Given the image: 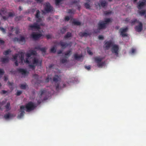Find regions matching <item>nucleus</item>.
I'll return each instance as SVG.
<instances>
[{
  "label": "nucleus",
  "instance_id": "obj_1",
  "mask_svg": "<svg viewBox=\"0 0 146 146\" xmlns=\"http://www.w3.org/2000/svg\"><path fill=\"white\" fill-rule=\"evenodd\" d=\"M19 54H15V55H13V59L16 60H17V58L18 56L21 62H22L23 61L24 62L27 63H30L29 61V58L32 55H36V52L33 50H31L30 51V52L27 53L26 54V56L27 58L25 60L24 59V53L22 52H21L19 53Z\"/></svg>",
  "mask_w": 146,
  "mask_h": 146
},
{
  "label": "nucleus",
  "instance_id": "obj_2",
  "mask_svg": "<svg viewBox=\"0 0 146 146\" xmlns=\"http://www.w3.org/2000/svg\"><path fill=\"white\" fill-rule=\"evenodd\" d=\"M26 111L29 112L34 110L36 107L35 105L32 102H30L26 104L25 106Z\"/></svg>",
  "mask_w": 146,
  "mask_h": 146
},
{
  "label": "nucleus",
  "instance_id": "obj_3",
  "mask_svg": "<svg viewBox=\"0 0 146 146\" xmlns=\"http://www.w3.org/2000/svg\"><path fill=\"white\" fill-rule=\"evenodd\" d=\"M60 78L58 75H55L53 77V81L55 82V86L56 87V89L57 90H58L59 89L60 83L58 82V81H60Z\"/></svg>",
  "mask_w": 146,
  "mask_h": 146
},
{
  "label": "nucleus",
  "instance_id": "obj_4",
  "mask_svg": "<svg viewBox=\"0 0 146 146\" xmlns=\"http://www.w3.org/2000/svg\"><path fill=\"white\" fill-rule=\"evenodd\" d=\"M102 58L98 57H96L94 58V60L97 64L98 67H102L105 64V62H101Z\"/></svg>",
  "mask_w": 146,
  "mask_h": 146
},
{
  "label": "nucleus",
  "instance_id": "obj_5",
  "mask_svg": "<svg viewBox=\"0 0 146 146\" xmlns=\"http://www.w3.org/2000/svg\"><path fill=\"white\" fill-rule=\"evenodd\" d=\"M13 41L14 42H18L22 44H24L26 42L25 37L21 36L19 37V38L15 37L13 38Z\"/></svg>",
  "mask_w": 146,
  "mask_h": 146
},
{
  "label": "nucleus",
  "instance_id": "obj_6",
  "mask_svg": "<svg viewBox=\"0 0 146 146\" xmlns=\"http://www.w3.org/2000/svg\"><path fill=\"white\" fill-rule=\"evenodd\" d=\"M119 50V47L117 45L114 44L112 46L111 48V52L112 53H114L117 56H118Z\"/></svg>",
  "mask_w": 146,
  "mask_h": 146
},
{
  "label": "nucleus",
  "instance_id": "obj_7",
  "mask_svg": "<svg viewBox=\"0 0 146 146\" xmlns=\"http://www.w3.org/2000/svg\"><path fill=\"white\" fill-rule=\"evenodd\" d=\"M43 36L42 33H37L33 32L31 35V36L35 40H37L41 36Z\"/></svg>",
  "mask_w": 146,
  "mask_h": 146
},
{
  "label": "nucleus",
  "instance_id": "obj_8",
  "mask_svg": "<svg viewBox=\"0 0 146 146\" xmlns=\"http://www.w3.org/2000/svg\"><path fill=\"white\" fill-rule=\"evenodd\" d=\"M29 30H33L34 29L39 30L40 29V25L37 23H34L33 24L30 25L29 26Z\"/></svg>",
  "mask_w": 146,
  "mask_h": 146
},
{
  "label": "nucleus",
  "instance_id": "obj_9",
  "mask_svg": "<svg viewBox=\"0 0 146 146\" xmlns=\"http://www.w3.org/2000/svg\"><path fill=\"white\" fill-rule=\"evenodd\" d=\"M20 113L17 117L18 118L20 119L23 116L25 113V106L22 105L21 106H20Z\"/></svg>",
  "mask_w": 146,
  "mask_h": 146
},
{
  "label": "nucleus",
  "instance_id": "obj_10",
  "mask_svg": "<svg viewBox=\"0 0 146 146\" xmlns=\"http://www.w3.org/2000/svg\"><path fill=\"white\" fill-rule=\"evenodd\" d=\"M72 42H70L68 43L63 42L62 41H60L59 44L58 45H60L62 48L64 49L68 46H71L72 45Z\"/></svg>",
  "mask_w": 146,
  "mask_h": 146
},
{
  "label": "nucleus",
  "instance_id": "obj_11",
  "mask_svg": "<svg viewBox=\"0 0 146 146\" xmlns=\"http://www.w3.org/2000/svg\"><path fill=\"white\" fill-rule=\"evenodd\" d=\"M32 64L36 66L38 65L39 64L40 66L41 65L42 61H40L37 58L34 57L32 60Z\"/></svg>",
  "mask_w": 146,
  "mask_h": 146
},
{
  "label": "nucleus",
  "instance_id": "obj_12",
  "mask_svg": "<svg viewBox=\"0 0 146 146\" xmlns=\"http://www.w3.org/2000/svg\"><path fill=\"white\" fill-rule=\"evenodd\" d=\"M137 23H139V25H138L136 26L135 27V29L136 31L140 32L143 29V24L141 22L139 21H137Z\"/></svg>",
  "mask_w": 146,
  "mask_h": 146
},
{
  "label": "nucleus",
  "instance_id": "obj_13",
  "mask_svg": "<svg viewBox=\"0 0 146 146\" xmlns=\"http://www.w3.org/2000/svg\"><path fill=\"white\" fill-rule=\"evenodd\" d=\"M128 29L127 27H126L123 29L121 28L120 29L119 31L120 32V35H121L122 37H125L127 36V34L125 33L127 32Z\"/></svg>",
  "mask_w": 146,
  "mask_h": 146
},
{
  "label": "nucleus",
  "instance_id": "obj_14",
  "mask_svg": "<svg viewBox=\"0 0 146 146\" xmlns=\"http://www.w3.org/2000/svg\"><path fill=\"white\" fill-rule=\"evenodd\" d=\"M45 10L47 13L53 11L52 7L51 6L50 4L49 3H46L45 7Z\"/></svg>",
  "mask_w": 146,
  "mask_h": 146
},
{
  "label": "nucleus",
  "instance_id": "obj_15",
  "mask_svg": "<svg viewBox=\"0 0 146 146\" xmlns=\"http://www.w3.org/2000/svg\"><path fill=\"white\" fill-rule=\"evenodd\" d=\"M17 70L19 72L21 73L22 75H24L25 76H27L29 74V72L23 68H17Z\"/></svg>",
  "mask_w": 146,
  "mask_h": 146
},
{
  "label": "nucleus",
  "instance_id": "obj_16",
  "mask_svg": "<svg viewBox=\"0 0 146 146\" xmlns=\"http://www.w3.org/2000/svg\"><path fill=\"white\" fill-rule=\"evenodd\" d=\"M146 4V1L144 0L143 1L141 2L139 1L137 3V8L139 9H142L143 7Z\"/></svg>",
  "mask_w": 146,
  "mask_h": 146
},
{
  "label": "nucleus",
  "instance_id": "obj_17",
  "mask_svg": "<svg viewBox=\"0 0 146 146\" xmlns=\"http://www.w3.org/2000/svg\"><path fill=\"white\" fill-rule=\"evenodd\" d=\"M105 46L104 47L106 48V50H108L111 46L113 45L112 42L111 40H109L106 42L105 44Z\"/></svg>",
  "mask_w": 146,
  "mask_h": 146
},
{
  "label": "nucleus",
  "instance_id": "obj_18",
  "mask_svg": "<svg viewBox=\"0 0 146 146\" xmlns=\"http://www.w3.org/2000/svg\"><path fill=\"white\" fill-rule=\"evenodd\" d=\"M15 116V115H14L12 113H7L5 114L4 115V117L6 119H8L12 118Z\"/></svg>",
  "mask_w": 146,
  "mask_h": 146
},
{
  "label": "nucleus",
  "instance_id": "obj_19",
  "mask_svg": "<svg viewBox=\"0 0 146 146\" xmlns=\"http://www.w3.org/2000/svg\"><path fill=\"white\" fill-rule=\"evenodd\" d=\"M106 25L103 22H100L98 24V29L99 30L104 29L106 27Z\"/></svg>",
  "mask_w": 146,
  "mask_h": 146
},
{
  "label": "nucleus",
  "instance_id": "obj_20",
  "mask_svg": "<svg viewBox=\"0 0 146 146\" xmlns=\"http://www.w3.org/2000/svg\"><path fill=\"white\" fill-rule=\"evenodd\" d=\"M1 61L3 64L7 63L9 62V60L8 57L6 58H1Z\"/></svg>",
  "mask_w": 146,
  "mask_h": 146
},
{
  "label": "nucleus",
  "instance_id": "obj_21",
  "mask_svg": "<svg viewBox=\"0 0 146 146\" xmlns=\"http://www.w3.org/2000/svg\"><path fill=\"white\" fill-rule=\"evenodd\" d=\"M79 35L80 36L82 37L83 36H87L88 35H90V34L86 32H80L79 33Z\"/></svg>",
  "mask_w": 146,
  "mask_h": 146
},
{
  "label": "nucleus",
  "instance_id": "obj_22",
  "mask_svg": "<svg viewBox=\"0 0 146 146\" xmlns=\"http://www.w3.org/2000/svg\"><path fill=\"white\" fill-rule=\"evenodd\" d=\"M107 3L105 1H101L100 3L98 4L100 7L101 6L104 7L106 5Z\"/></svg>",
  "mask_w": 146,
  "mask_h": 146
},
{
  "label": "nucleus",
  "instance_id": "obj_23",
  "mask_svg": "<svg viewBox=\"0 0 146 146\" xmlns=\"http://www.w3.org/2000/svg\"><path fill=\"white\" fill-rule=\"evenodd\" d=\"M40 97H41L42 96H45L46 94L47 91L45 90H41L40 91Z\"/></svg>",
  "mask_w": 146,
  "mask_h": 146
},
{
  "label": "nucleus",
  "instance_id": "obj_24",
  "mask_svg": "<svg viewBox=\"0 0 146 146\" xmlns=\"http://www.w3.org/2000/svg\"><path fill=\"white\" fill-rule=\"evenodd\" d=\"M72 36V33L70 32H68L67 33L66 35L64 36V38L65 39H67L71 37Z\"/></svg>",
  "mask_w": 146,
  "mask_h": 146
},
{
  "label": "nucleus",
  "instance_id": "obj_25",
  "mask_svg": "<svg viewBox=\"0 0 146 146\" xmlns=\"http://www.w3.org/2000/svg\"><path fill=\"white\" fill-rule=\"evenodd\" d=\"M5 107L6 111H8L10 110V104L9 102L7 103L6 105L5 106Z\"/></svg>",
  "mask_w": 146,
  "mask_h": 146
},
{
  "label": "nucleus",
  "instance_id": "obj_26",
  "mask_svg": "<svg viewBox=\"0 0 146 146\" xmlns=\"http://www.w3.org/2000/svg\"><path fill=\"white\" fill-rule=\"evenodd\" d=\"M1 12L3 14V15H5V14L6 13V11L5 10V8H1L0 10V17L2 16V15L1 13Z\"/></svg>",
  "mask_w": 146,
  "mask_h": 146
},
{
  "label": "nucleus",
  "instance_id": "obj_27",
  "mask_svg": "<svg viewBox=\"0 0 146 146\" xmlns=\"http://www.w3.org/2000/svg\"><path fill=\"white\" fill-rule=\"evenodd\" d=\"M74 57L75 59L78 60L82 57V55H78L77 54H75L74 55Z\"/></svg>",
  "mask_w": 146,
  "mask_h": 146
},
{
  "label": "nucleus",
  "instance_id": "obj_28",
  "mask_svg": "<svg viewBox=\"0 0 146 146\" xmlns=\"http://www.w3.org/2000/svg\"><path fill=\"white\" fill-rule=\"evenodd\" d=\"M27 86V85L26 83L24 84H21L20 85V88L23 89H25Z\"/></svg>",
  "mask_w": 146,
  "mask_h": 146
},
{
  "label": "nucleus",
  "instance_id": "obj_29",
  "mask_svg": "<svg viewBox=\"0 0 146 146\" xmlns=\"http://www.w3.org/2000/svg\"><path fill=\"white\" fill-rule=\"evenodd\" d=\"M11 52V50L10 49H8V50L5 51L3 52V54L5 55H8Z\"/></svg>",
  "mask_w": 146,
  "mask_h": 146
},
{
  "label": "nucleus",
  "instance_id": "obj_30",
  "mask_svg": "<svg viewBox=\"0 0 146 146\" xmlns=\"http://www.w3.org/2000/svg\"><path fill=\"white\" fill-rule=\"evenodd\" d=\"M145 12L146 11L145 10H141L140 11H139V14L141 16H143L145 14Z\"/></svg>",
  "mask_w": 146,
  "mask_h": 146
},
{
  "label": "nucleus",
  "instance_id": "obj_31",
  "mask_svg": "<svg viewBox=\"0 0 146 146\" xmlns=\"http://www.w3.org/2000/svg\"><path fill=\"white\" fill-rule=\"evenodd\" d=\"M40 12L39 10H37L36 11V13L35 15V18H38L40 16Z\"/></svg>",
  "mask_w": 146,
  "mask_h": 146
},
{
  "label": "nucleus",
  "instance_id": "obj_32",
  "mask_svg": "<svg viewBox=\"0 0 146 146\" xmlns=\"http://www.w3.org/2000/svg\"><path fill=\"white\" fill-rule=\"evenodd\" d=\"M56 49L55 48V47H52L50 50V52L52 53H55L56 52Z\"/></svg>",
  "mask_w": 146,
  "mask_h": 146
},
{
  "label": "nucleus",
  "instance_id": "obj_33",
  "mask_svg": "<svg viewBox=\"0 0 146 146\" xmlns=\"http://www.w3.org/2000/svg\"><path fill=\"white\" fill-rule=\"evenodd\" d=\"M29 68L30 69H32L33 70H34V69L35 68L36 66L34 65L33 64H29Z\"/></svg>",
  "mask_w": 146,
  "mask_h": 146
},
{
  "label": "nucleus",
  "instance_id": "obj_34",
  "mask_svg": "<svg viewBox=\"0 0 146 146\" xmlns=\"http://www.w3.org/2000/svg\"><path fill=\"white\" fill-rule=\"evenodd\" d=\"M110 19L108 18L106 19L104 21H103L104 23L105 24V25H106L110 22Z\"/></svg>",
  "mask_w": 146,
  "mask_h": 146
},
{
  "label": "nucleus",
  "instance_id": "obj_35",
  "mask_svg": "<svg viewBox=\"0 0 146 146\" xmlns=\"http://www.w3.org/2000/svg\"><path fill=\"white\" fill-rule=\"evenodd\" d=\"M137 21H137L136 19H134L131 21V23L132 25H133L135 24V23L136 22H137Z\"/></svg>",
  "mask_w": 146,
  "mask_h": 146
},
{
  "label": "nucleus",
  "instance_id": "obj_36",
  "mask_svg": "<svg viewBox=\"0 0 146 146\" xmlns=\"http://www.w3.org/2000/svg\"><path fill=\"white\" fill-rule=\"evenodd\" d=\"M66 31V29L64 28H63L61 29L60 30V32L62 34H63L64 33H65Z\"/></svg>",
  "mask_w": 146,
  "mask_h": 146
},
{
  "label": "nucleus",
  "instance_id": "obj_37",
  "mask_svg": "<svg viewBox=\"0 0 146 146\" xmlns=\"http://www.w3.org/2000/svg\"><path fill=\"white\" fill-rule=\"evenodd\" d=\"M71 52V51L70 50H68L65 53V55L66 56H69L70 55V54Z\"/></svg>",
  "mask_w": 146,
  "mask_h": 146
},
{
  "label": "nucleus",
  "instance_id": "obj_38",
  "mask_svg": "<svg viewBox=\"0 0 146 146\" xmlns=\"http://www.w3.org/2000/svg\"><path fill=\"white\" fill-rule=\"evenodd\" d=\"M15 15L14 13L12 12H9L8 13V17H13Z\"/></svg>",
  "mask_w": 146,
  "mask_h": 146
},
{
  "label": "nucleus",
  "instance_id": "obj_39",
  "mask_svg": "<svg viewBox=\"0 0 146 146\" xmlns=\"http://www.w3.org/2000/svg\"><path fill=\"white\" fill-rule=\"evenodd\" d=\"M73 23L75 25H80L81 23L80 22L78 21H74L73 22Z\"/></svg>",
  "mask_w": 146,
  "mask_h": 146
},
{
  "label": "nucleus",
  "instance_id": "obj_40",
  "mask_svg": "<svg viewBox=\"0 0 146 146\" xmlns=\"http://www.w3.org/2000/svg\"><path fill=\"white\" fill-rule=\"evenodd\" d=\"M84 5L85 7L87 9H89L90 8V5L87 3H86L84 4Z\"/></svg>",
  "mask_w": 146,
  "mask_h": 146
},
{
  "label": "nucleus",
  "instance_id": "obj_41",
  "mask_svg": "<svg viewBox=\"0 0 146 146\" xmlns=\"http://www.w3.org/2000/svg\"><path fill=\"white\" fill-rule=\"evenodd\" d=\"M67 60L65 58H63L60 60V62L62 64L64 63L67 62Z\"/></svg>",
  "mask_w": 146,
  "mask_h": 146
},
{
  "label": "nucleus",
  "instance_id": "obj_42",
  "mask_svg": "<svg viewBox=\"0 0 146 146\" xmlns=\"http://www.w3.org/2000/svg\"><path fill=\"white\" fill-rule=\"evenodd\" d=\"M41 50L42 52L45 53L46 52V49L45 47L42 48L40 49Z\"/></svg>",
  "mask_w": 146,
  "mask_h": 146
},
{
  "label": "nucleus",
  "instance_id": "obj_43",
  "mask_svg": "<svg viewBox=\"0 0 146 146\" xmlns=\"http://www.w3.org/2000/svg\"><path fill=\"white\" fill-rule=\"evenodd\" d=\"M22 93V92L21 90H18L17 91V93L16 95L17 96H20Z\"/></svg>",
  "mask_w": 146,
  "mask_h": 146
},
{
  "label": "nucleus",
  "instance_id": "obj_44",
  "mask_svg": "<svg viewBox=\"0 0 146 146\" xmlns=\"http://www.w3.org/2000/svg\"><path fill=\"white\" fill-rule=\"evenodd\" d=\"M62 0H55V4L56 5H58L62 1Z\"/></svg>",
  "mask_w": 146,
  "mask_h": 146
},
{
  "label": "nucleus",
  "instance_id": "obj_45",
  "mask_svg": "<svg viewBox=\"0 0 146 146\" xmlns=\"http://www.w3.org/2000/svg\"><path fill=\"white\" fill-rule=\"evenodd\" d=\"M80 2V1L79 0H74L72 1V3L73 4H78L79 2Z\"/></svg>",
  "mask_w": 146,
  "mask_h": 146
},
{
  "label": "nucleus",
  "instance_id": "obj_46",
  "mask_svg": "<svg viewBox=\"0 0 146 146\" xmlns=\"http://www.w3.org/2000/svg\"><path fill=\"white\" fill-rule=\"evenodd\" d=\"M38 19L36 21V23L37 24L38 23H39L40 22L42 21V19L40 18H38Z\"/></svg>",
  "mask_w": 146,
  "mask_h": 146
},
{
  "label": "nucleus",
  "instance_id": "obj_47",
  "mask_svg": "<svg viewBox=\"0 0 146 146\" xmlns=\"http://www.w3.org/2000/svg\"><path fill=\"white\" fill-rule=\"evenodd\" d=\"M4 73L3 70L2 69H0V75H3Z\"/></svg>",
  "mask_w": 146,
  "mask_h": 146
},
{
  "label": "nucleus",
  "instance_id": "obj_48",
  "mask_svg": "<svg viewBox=\"0 0 146 146\" xmlns=\"http://www.w3.org/2000/svg\"><path fill=\"white\" fill-rule=\"evenodd\" d=\"M111 11H106L105 12V14L106 15H109V14H111Z\"/></svg>",
  "mask_w": 146,
  "mask_h": 146
},
{
  "label": "nucleus",
  "instance_id": "obj_49",
  "mask_svg": "<svg viewBox=\"0 0 146 146\" xmlns=\"http://www.w3.org/2000/svg\"><path fill=\"white\" fill-rule=\"evenodd\" d=\"M1 17H2L3 19L5 21L7 20L8 18V17H6V16H2Z\"/></svg>",
  "mask_w": 146,
  "mask_h": 146
},
{
  "label": "nucleus",
  "instance_id": "obj_50",
  "mask_svg": "<svg viewBox=\"0 0 146 146\" xmlns=\"http://www.w3.org/2000/svg\"><path fill=\"white\" fill-rule=\"evenodd\" d=\"M49 80H50V78H49V76H48L46 77V78L45 79V82H48L49 81Z\"/></svg>",
  "mask_w": 146,
  "mask_h": 146
},
{
  "label": "nucleus",
  "instance_id": "obj_51",
  "mask_svg": "<svg viewBox=\"0 0 146 146\" xmlns=\"http://www.w3.org/2000/svg\"><path fill=\"white\" fill-rule=\"evenodd\" d=\"M65 21H68L70 19L69 17L68 16H66L65 17Z\"/></svg>",
  "mask_w": 146,
  "mask_h": 146
},
{
  "label": "nucleus",
  "instance_id": "obj_52",
  "mask_svg": "<svg viewBox=\"0 0 146 146\" xmlns=\"http://www.w3.org/2000/svg\"><path fill=\"white\" fill-rule=\"evenodd\" d=\"M8 84L9 86H12L13 85V82H11L9 81L8 82Z\"/></svg>",
  "mask_w": 146,
  "mask_h": 146
},
{
  "label": "nucleus",
  "instance_id": "obj_53",
  "mask_svg": "<svg viewBox=\"0 0 146 146\" xmlns=\"http://www.w3.org/2000/svg\"><path fill=\"white\" fill-rule=\"evenodd\" d=\"M99 39L100 40H103L104 39V37L102 35H99L98 36Z\"/></svg>",
  "mask_w": 146,
  "mask_h": 146
},
{
  "label": "nucleus",
  "instance_id": "obj_54",
  "mask_svg": "<svg viewBox=\"0 0 146 146\" xmlns=\"http://www.w3.org/2000/svg\"><path fill=\"white\" fill-rule=\"evenodd\" d=\"M21 19V16L17 17L15 18V20H19Z\"/></svg>",
  "mask_w": 146,
  "mask_h": 146
},
{
  "label": "nucleus",
  "instance_id": "obj_55",
  "mask_svg": "<svg viewBox=\"0 0 146 146\" xmlns=\"http://www.w3.org/2000/svg\"><path fill=\"white\" fill-rule=\"evenodd\" d=\"M85 68L86 69H87V70H89L91 68L90 66H85Z\"/></svg>",
  "mask_w": 146,
  "mask_h": 146
},
{
  "label": "nucleus",
  "instance_id": "obj_56",
  "mask_svg": "<svg viewBox=\"0 0 146 146\" xmlns=\"http://www.w3.org/2000/svg\"><path fill=\"white\" fill-rule=\"evenodd\" d=\"M46 38L48 39L51 38V36L50 35H46Z\"/></svg>",
  "mask_w": 146,
  "mask_h": 146
},
{
  "label": "nucleus",
  "instance_id": "obj_57",
  "mask_svg": "<svg viewBox=\"0 0 146 146\" xmlns=\"http://www.w3.org/2000/svg\"><path fill=\"white\" fill-rule=\"evenodd\" d=\"M87 52L90 55H92L93 54V53L92 52H91L90 50H88Z\"/></svg>",
  "mask_w": 146,
  "mask_h": 146
},
{
  "label": "nucleus",
  "instance_id": "obj_58",
  "mask_svg": "<svg viewBox=\"0 0 146 146\" xmlns=\"http://www.w3.org/2000/svg\"><path fill=\"white\" fill-rule=\"evenodd\" d=\"M43 0H36V2L38 3H41L43 1Z\"/></svg>",
  "mask_w": 146,
  "mask_h": 146
},
{
  "label": "nucleus",
  "instance_id": "obj_59",
  "mask_svg": "<svg viewBox=\"0 0 146 146\" xmlns=\"http://www.w3.org/2000/svg\"><path fill=\"white\" fill-rule=\"evenodd\" d=\"M4 41L3 40H1V38H0V44H4Z\"/></svg>",
  "mask_w": 146,
  "mask_h": 146
},
{
  "label": "nucleus",
  "instance_id": "obj_60",
  "mask_svg": "<svg viewBox=\"0 0 146 146\" xmlns=\"http://www.w3.org/2000/svg\"><path fill=\"white\" fill-rule=\"evenodd\" d=\"M15 63L16 66H17L18 65V61L17 60H15Z\"/></svg>",
  "mask_w": 146,
  "mask_h": 146
},
{
  "label": "nucleus",
  "instance_id": "obj_61",
  "mask_svg": "<svg viewBox=\"0 0 146 146\" xmlns=\"http://www.w3.org/2000/svg\"><path fill=\"white\" fill-rule=\"evenodd\" d=\"M62 51L61 50H58L57 52V54H61L62 53Z\"/></svg>",
  "mask_w": 146,
  "mask_h": 146
},
{
  "label": "nucleus",
  "instance_id": "obj_62",
  "mask_svg": "<svg viewBox=\"0 0 146 146\" xmlns=\"http://www.w3.org/2000/svg\"><path fill=\"white\" fill-rule=\"evenodd\" d=\"M68 12V13H72V9H69Z\"/></svg>",
  "mask_w": 146,
  "mask_h": 146
},
{
  "label": "nucleus",
  "instance_id": "obj_63",
  "mask_svg": "<svg viewBox=\"0 0 146 146\" xmlns=\"http://www.w3.org/2000/svg\"><path fill=\"white\" fill-rule=\"evenodd\" d=\"M54 66L53 64H51L49 65L48 67L49 68H51L52 67Z\"/></svg>",
  "mask_w": 146,
  "mask_h": 146
},
{
  "label": "nucleus",
  "instance_id": "obj_64",
  "mask_svg": "<svg viewBox=\"0 0 146 146\" xmlns=\"http://www.w3.org/2000/svg\"><path fill=\"white\" fill-rule=\"evenodd\" d=\"M2 92L3 94H6L7 93V92L5 90H3L2 91Z\"/></svg>",
  "mask_w": 146,
  "mask_h": 146
}]
</instances>
